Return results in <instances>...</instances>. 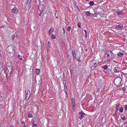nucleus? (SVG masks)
Returning a JSON list of instances; mask_svg holds the SVG:
<instances>
[{"label": "nucleus", "mask_w": 127, "mask_h": 127, "mask_svg": "<svg viewBox=\"0 0 127 127\" xmlns=\"http://www.w3.org/2000/svg\"><path fill=\"white\" fill-rule=\"evenodd\" d=\"M40 69H36V73L37 74H38L39 73Z\"/></svg>", "instance_id": "18"}, {"label": "nucleus", "mask_w": 127, "mask_h": 127, "mask_svg": "<svg viewBox=\"0 0 127 127\" xmlns=\"http://www.w3.org/2000/svg\"><path fill=\"white\" fill-rule=\"evenodd\" d=\"M7 51L9 53L10 57H12L13 56L15 52L14 50V47L12 45H9L7 48Z\"/></svg>", "instance_id": "1"}, {"label": "nucleus", "mask_w": 127, "mask_h": 127, "mask_svg": "<svg viewBox=\"0 0 127 127\" xmlns=\"http://www.w3.org/2000/svg\"><path fill=\"white\" fill-rule=\"evenodd\" d=\"M10 127H14V126L12 125H11L10 126Z\"/></svg>", "instance_id": "42"}, {"label": "nucleus", "mask_w": 127, "mask_h": 127, "mask_svg": "<svg viewBox=\"0 0 127 127\" xmlns=\"http://www.w3.org/2000/svg\"><path fill=\"white\" fill-rule=\"evenodd\" d=\"M108 67V66L107 65H104L103 66V68L105 70H106L107 67Z\"/></svg>", "instance_id": "19"}, {"label": "nucleus", "mask_w": 127, "mask_h": 127, "mask_svg": "<svg viewBox=\"0 0 127 127\" xmlns=\"http://www.w3.org/2000/svg\"><path fill=\"white\" fill-rule=\"evenodd\" d=\"M72 101V104H73V103L74 104H75V101L74 99L73 98H71Z\"/></svg>", "instance_id": "20"}, {"label": "nucleus", "mask_w": 127, "mask_h": 127, "mask_svg": "<svg viewBox=\"0 0 127 127\" xmlns=\"http://www.w3.org/2000/svg\"><path fill=\"white\" fill-rule=\"evenodd\" d=\"M73 58V59H76V55L75 54L72 55Z\"/></svg>", "instance_id": "29"}, {"label": "nucleus", "mask_w": 127, "mask_h": 127, "mask_svg": "<svg viewBox=\"0 0 127 127\" xmlns=\"http://www.w3.org/2000/svg\"><path fill=\"white\" fill-rule=\"evenodd\" d=\"M31 0H27V2L25 4V10L29 9L31 7L30 2Z\"/></svg>", "instance_id": "3"}, {"label": "nucleus", "mask_w": 127, "mask_h": 127, "mask_svg": "<svg viewBox=\"0 0 127 127\" xmlns=\"http://www.w3.org/2000/svg\"><path fill=\"white\" fill-rule=\"evenodd\" d=\"M50 35L52 39H55L56 37L55 35H54L53 34H51V35Z\"/></svg>", "instance_id": "15"}, {"label": "nucleus", "mask_w": 127, "mask_h": 127, "mask_svg": "<svg viewBox=\"0 0 127 127\" xmlns=\"http://www.w3.org/2000/svg\"><path fill=\"white\" fill-rule=\"evenodd\" d=\"M71 29V27L70 26H69L67 28V30L68 32H70Z\"/></svg>", "instance_id": "21"}, {"label": "nucleus", "mask_w": 127, "mask_h": 127, "mask_svg": "<svg viewBox=\"0 0 127 127\" xmlns=\"http://www.w3.org/2000/svg\"><path fill=\"white\" fill-rule=\"evenodd\" d=\"M16 36L15 35H13L11 37V38L12 40L14 39V38Z\"/></svg>", "instance_id": "28"}, {"label": "nucleus", "mask_w": 127, "mask_h": 127, "mask_svg": "<svg viewBox=\"0 0 127 127\" xmlns=\"http://www.w3.org/2000/svg\"><path fill=\"white\" fill-rule=\"evenodd\" d=\"M75 54V52L73 50L72 52V55H73Z\"/></svg>", "instance_id": "34"}, {"label": "nucleus", "mask_w": 127, "mask_h": 127, "mask_svg": "<svg viewBox=\"0 0 127 127\" xmlns=\"http://www.w3.org/2000/svg\"><path fill=\"white\" fill-rule=\"evenodd\" d=\"M48 46L49 47H50L51 46V43L49 41L48 42Z\"/></svg>", "instance_id": "33"}, {"label": "nucleus", "mask_w": 127, "mask_h": 127, "mask_svg": "<svg viewBox=\"0 0 127 127\" xmlns=\"http://www.w3.org/2000/svg\"><path fill=\"white\" fill-rule=\"evenodd\" d=\"M28 117L29 118H31L32 117V116L31 114H30L28 115Z\"/></svg>", "instance_id": "37"}, {"label": "nucleus", "mask_w": 127, "mask_h": 127, "mask_svg": "<svg viewBox=\"0 0 127 127\" xmlns=\"http://www.w3.org/2000/svg\"><path fill=\"white\" fill-rule=\"evenodd\" d=\"M3 101V97L2 95L0 94V102H1Z\"/></svg>", "instance_id": "22"}, {"label": "nucleus", "mask_w": 127, "mask_h": 127, "mask_svg": "<svg viewBox=\"0 0 127 127\" xmlns=\"http://www.w3.org/2000/svg\"><path fill=\"white\" fill-rule=\"evenodd\" d=\"M123 25L120 24L116 26L115 27V28L118 30H121L123 28Z\"/></svg>", "instance_id": "9"}, {"label": "nucleus", "mask_w": 127, "mask_h": 127, "mask_svg": "<svg viewBox=\"0 0 127 127\" xmlns=\"http://www.w3.org/2000/svg\"><path fill=\"white\" fill-rule=\"evenodd\" d=\"M79 114L80 115L79 117V118L80 120H81L82 118L85 115V113H84L83 111H81L79 113Z\"/></svg>", "instance_id": "5"}, {"label": "nucleus", "mask_w": 127, "mask_h": 127, "mask_svg": "<svg viewBox=\"0 0 127 127\" xmlns=\"http://www.w3.org/2000/svg\"><path fill=\"white\" fill-rule=\"evenodd\" d=\"M58 18V17H56V18Z\"/></svg>", "instance_id": "48"}, {"label": "nucleus", "mask_w": 127, "mask_h": 127, "mask_svg": "<svg viewBox=\"0 0 127 127\" xmlns=\"http://www.w3.org/2000/svg\"><path fill=\"white\" fill-rule=\"evenodd\" d=\"M78 26L79 28H80L81 27V23L80 22H79L78 24Z\"/></svg>", "instance_id": "30"}, {"label": "nucleus", "mask_w": 127, "mask_h": 127, "mask_svg": "<svg viewBox=\"0 0 127 127\" xmlns=\"http://www.w3.org/2000/svg\"><path fill=\"white\" fill-rule=\"evenodd\" d=\"M85 35L86 37H87V33H85Z\"/></svg>", "instance_id": "43"}, {"label": "nucleus", "mask_w": 127, "mask_h": 127, "mask_svg": "<svg viewBox=\"0 0 127 127\" xmlns=\"http://www.w3.org/2000/svg\"><path fill=\"white\" fill-rule=\"evenodd\" d=\"M65 93L66 94V95H65L66 97H68L67 93V92Z\"/></svg>", "instance_id": "38"}, {"label": "nucleus", "mask_w": 127, "mask_h": 127, "mask_svg": "<svg viewBox=\"0 0 127 127\" xmlns=\"http://www.w3.org/2000/svg\"><path fill=\"white\" fill-rule=\"evenodd\" d=\"M4 27V26H2L1 27V28H2V27Z\"/></svg>", "instance_id": "47"}, {"label": "nucleus", "mask_w": 127, "mask_h": 127, "mask_svg": "<svg viewBox=\"0 0 127 127\" xmlns=\"http://www.w3.org/2000/svg\"><path fill=\"white\" fill-rule=\"evenodd\" d=\"M84 31L85 32V33H87V31H86V30H84Z\"/></svg>", "instance_id": "41"}, {"label": "nucleus", "mask_w": 127, "mask_h": 127, "mask_svg": "<svg viewBox=\"0 0 127 127\" xmlns=\"http://www.w3.org/2000/svg\"><path fill=\"white\" fill-rule=\"evenodd\" d=\"M121 118L123 120H125L126 119L125 117L124 116H123L122 117H121Z\"/></svg>", "instance_id": "31"}, {"label": "nucleus", "mask_w": 127, "mask_h": 127, "mask_svg": "<svg viewBox=\"0 0 127 127\" xmlns=\"http://www.w3.org/2000/svg\"><path fill=\"white\" fill-rule=\"evenodd\" d=\"M89 4L91 6H92L94 4L93 1H90L89 2Z\"/></svg>", "instance_id": "23"}, {"label": "nucleus", "mask_w": 127, "mask_h": 127, "mask_svg": "<svg viewBox=\"0 0 127 127\" xmlns=\"http://www.w3.org/2000/svg\"><path fill=\"white\" fill-rule=\"evenodd\" d=\"M117 13L118 15H120L122 14V13L120 11H119L117 12Z\"/></svg>", "instance_id": "27"}, {"label": "nucleus", "mask_w": 127, "mask_h": 127, "mask_svg": "<svg viewBox=\"0 0 127 127\" xmlns=\"http://www.w3.org/2000/svg\"><path fill=\"white\" fill-rule=\"evenodd\" d=\"M65 78L63 80V84L64 85H65L66 86V79H65Z\"/></svg>", "instance_id": "26"}, {"label": "nucleus", "mask_w": 127, "mask_h": 127, "mask_svg": "<svg viewBox=\"0 0 127 127\" xmlns=\"http://www.w3.org/2000/svg\"><path fill=\"white\" fill-rule=\"evenodd\" d=\"M118 67H114V72H119L118 70L117 69H118Z\"/></svg>", "instance_id": "11"}, {"label": "nucleus", "mask_w": 127, "mask_h": 127, "mask_svg": "<svg viewBox=\"0 0 127 127\" xmlns=\"http://www.w3.org/2000/svg\"><path fill=\"white\" fill-rule=\"evenodd\" d=\"M122 80V79L120 77H117L114 80V83L117 86H119L121 84Z\"/></svg>", "instance_id": "2"}, {"label": "nucleus", "mask_w": 127, "mask_h": 127, "mask_svg": "<svg viewBox=\"0 0 127 127\" xmlns=\"http://www.w3.org/2000/svg\"><path fill=\"white\" fill-rule=\"evenodd\" d=\"M11 11L13 13H17L18 12V10L16 7H15L12 9Z\"/></svg>", "instance_id": "7"}, {"label": "nucleus", "mask_w": 127, "mask_h": 127, "mask_svg": "<svg viewBox=\"0 0 127 127\" xmlns=\"http://www.w3.org/2000/svg\"><path fill=\"white\" fill-rule=\"evenodd\" d=\"M123 55V54L121 52H119L118 54V56L119 57H121Z\"/></svg>", "instance_id": "12"}, {"label": "nucleus", "mask_w": 127, "mask_h": 127, "mask_svg": "<svg viewBox=\"0 0 127 127\" xmlns=\"http://www.w3.org/2000/svg\"><path fill=\"white\" fill-rule=\"evenodd\" d=\"M54 31V29L52 28H50L49 31V32L50 35H51V33L52 32Z\"/></svg>", "instance_id": "10"}, {"label": "nucleus", "mask_w": 127, "mask_h": 127, "mask_svg": "<svg viewBox=\"0 0 127 127\" xmlns=\"http://www.w3.org/2000/svg\"><path fill=\"white\" fill-rule=\"evenodd\" d=\"M63 31H64V32H65V30H64V28H63Z\"/></svg>", "instance_id": "45"}, {"label": "nucleus", "mask_w": 127, "mask_h": 127, "mask_svg": "<svg viewBox=\"0 0 127 127\" xmlns=\"http://www.w3.org/2000/svg\"><path fill=\"white\" fill-rule=\"evenodd\" d=\"M107 54H110V56L112 59L113 58L114 56V54L112 53V51L110 50L108 51L107 52Z\"/></svg>", "instance_id": "8"}, {"label": "nucleus", "mask_w": 127, "mask_h": 127, "mask_svg": "<svg viewBox=\"0 0 127 127\" xmlns=\"http://www.w3.org/2000/svg\"><path fill=\"white\" fill-rule=\"evenodd\" d=\"M33 125L34 126L36 127L37 126V125L36 124H34Z\"/></svg>", "instance_id": "40"}, {"label": "nucleus", "mask_w": 127, "mask_h": 127, "mask_svg": "<svg viewBox=\"0 0 127 127\" xmlns=\"http://www.w3.org/2000/svg\"><path fill=\"white\" fill-rule=\"evenodd\" d=\"M65 85H64V90L65 93L67 92V87Z\"/></svg>", "instance_id": "17"}, {"label": "nucleus", "mask_w": 127, "mask_h": 127, "mask_svg": "<svg viewBox=\"0 0 127 127\" xmlns=\"http://www.w3.org/2000/svg\"><path fill=\"white\" fill-rule=\"evenodd\" d=\"M93 64H94L93 65H95V64H96V63H94Z\"/></svg>", "instance_id": "44"}, {"label": "nucleus", "mask_w": 127, "mask_h": 127, "mask_svg": "<svg viewBox=\"0 0 127 127\" xmlns=\"http://www.w3.org/2000/svg\"><path fill=\"white\" fill-rule=\"evenodd\" d=\"M125 110H127V105H126L125 106Z\"/></svg>", "instance_id": "35"}, {"label": "nucleus", "mask_w": 127, "mask_h": 127, "mask_svg": "<svg viewBox=\"0 0 127 127\" xmlns=\"http://www.w3.org/2000/svg\"><path fill=\"white\" fill-rule=\"evenodd\" d=\"M107 57L108 58H111V57L110 56V54H107Z\"/></svg>", "instance_id": "36"}, {"label": "nucleus", "mask_w": 127, "mask_h": 127, "mask_svg": "<svg viewBox=\"0 0 127 127\" xmlns=\"http://www.w3.org/2000/svg\"><path fill=\"white\" fill-rule=\"evenodd\" d=\"M44 8V5L42 4L38 6V8L40 11H42Z\"/></svg>", "instance_id": "6"}, {"label": "nucleus", "mask_w": 127, "mask_h": 127, "mask_svg": "<svg viewBox=\"0 0 127 127\" xmlns=\"http://www.w3.org/2000/svg\"><path fill=\"white\" fill-rule=\"evenodd\" d=\"M86 14L88 16H89L91 15V14L90 13L89 11H87L86 12Z\"/></svg>", "instance_id": "13"}, {"label": "nucleus", "mask_w": 127, "mask_h": 127, "mask_svg": "<svg viewBox=\"0 0 127 127\" xmlns=\"http://www.w3.org/2000/svg\"><path fill=\"white\" fill-rule=\"evenodd\" d=\"M97 64L96 65H93V66H92L91 67V69H93V70L95 68V67H96V66H97Z\"/></svg>", "instance_id": "25"}, {"label": "nucleus", "mask_w": 127, "mask_h": 127, "mask_svg": "<svg viewBox=\"0 0 127 127\" xmlns=\"http://www.w3.org/2000/svg\"><path fill=\"white\" fill-rule=\"evenodd\" d=\"M116 105V111L117 112L119 110V104H118Z\"/></svg>", "instance_id": "14"}, {"label": "nucleus", "mask_w": 127, "mask_h": 127, "mask_svg": "<svg viewBox=\"0 0 127 127\" xmlns=\"http://www.w3.org/2000/svg\"><path fill=\"white\" fill-rule=\"evenodd\" d=\"M22 123L23 124H25V123L24 122H22Z\"/></svg>", "instance_id": "46"}, {"label": "nucleus", "mask_w": 127, "mask_h": 127, "mask_svg": "<svg viewBox=\"0 0 127 127\" xmlns=\"http://www.w3.org/2000/svg\"><path fill=\"white\" fill-rule=\"evenodd\" d=\"M25 93V98L26 100H28L30 97V92L29 91L26 90Z\"/></svg>", "instance_id": "4"}, {"label": "nucleus", "mask_w": 127, "mask_h": 127, "mask_svg": "<svg viewBox=\"0 0 127 127\" xmlns=\"http://www.w3.org/2000/svg\"><path fill=\"white\" fill-rule=\"evenodd\" d=\"M73 105V109L74 110V111H75L76 110V107H75V104H74L73 103V104L72 105Z\"/></svg>", "instance_id": "16"}, {"label": "nucleus", "mask_w": 127, "mask_h": 127, "mask_svg": "<svg viewBox=\"0 0 127 127\" xmlns=\"http://www.w3.org/2000/svg\"><path fill=\"white\" fill-rule=\"evenodd\" d=\"M18 58H19V59H20V60H22V59L21 58H20V55H18Z\"/></svg>", "instance_id": "32"}, {"label": "nucleus", "mask_w": 127, "mask_h": 127, "mask_svg": "<svg viewBox=\"0 0 127 127\" xmlns=\"http://www.w3.org/2000/svg\"><path fill=\"white\" fill-rule=\"evenodd\" d=\"M123 108L122 107H121L119 109V111L121 112H122L123 111Z\"/></svg>", "instance_id": "24"}, {"label": "nucleus", "mask_w": 127, "mask_h": 127, "mask_svg": "<svg viewBox=\"0 0 127 127\" xmlns=\"http://www.w3.org/2000/svg\"><path fill=\"white\" fill-rule=\"evenodd\" d=\"M40 13L39 14V16H40L41 15V14L42 13V11H40Z\"/></svg>", "instance_id": "39"}]
</instances>
